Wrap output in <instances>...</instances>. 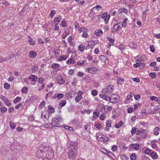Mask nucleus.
I'll return each instance as SVG.
<instances>
[{
	"instance_id": "obj_64",
	"label": "nucleus",
	"mask_w": 160,
	"mask_h": 160,
	"mask_svg": "<svg viewBox=\"0 0 160 160\" xmlns=\"http://www.w3.org/2000/svg\"><path fill=\"white\" fill-rule=\"evenodd\" d=\"M142 160H150V158L146 156H143L142 158Z\"/></svg>"
},
{
	"instance_id": "obj_36",
	"label": "nucleus",
	"mask_w": 160,
	"mask_h": 160,
	"mask_svg": "<svg viewBox=\"0 0 160 160\" xmlns=\"http://www.w3.org/2000/svg\"><path fill=\"white\" fill-rule=\"evenodd\" d=\"M106 125L107 127L108 128L110 127H111V121L110 120H108L106 122Z\"/></svg>"
},
{
	"instance_id": "obj_30",
	"label": "nucleus",
	"mask_w": 160,
	"mask_h": 160,
	"mask_svg": "<svg viewBox=\"0 0 160 160\" xmlns=\"http://www.w3.org/2000/svg\"><path fill=\"white\" fill-rule=\"evenodd\" d=\"M87 31H88V30H87L86 28L83 27H82L80 28L78 30V32H87Z\"/></svg>"
},
{
	"instance_id": "obj_38",
	"label": "nucleus",
	"mask_w": 160,
	"mask_h": 160,
	"mask_svg": "<svg viewBox=\"0 0 160 160\" xmlns=\"http://www.w3.org/2000/svg\"><path fill=\"white\" fill-rule=\"evenodd\" d=\"M121 157L122 160H127L128 159V157L124 154H122Z\"/></svg>"
},
{
	"instance_id": "obj_49",
	"label": "nucleus",
	"mask_w": 160,
	"mask_h": 160,
	"mask_svg": "<svg viewBox=\"0 0 160 160\" xmlns=\"http://www.w3.org/2000/svg\"><path fill=\"white\" fill-rule=\"evenodd\" d=\"M108 155L113 158L115 157V156L114 154L111 152H109Z\"/></svg>"
},
{
	"instance_id": "obj_56",
	"label": "nucleus",
	"mask_w": 160,
	"mask_h": 160,
	"mask_svg": "<svg viewBox=\"0 0 160 160\" xmlns=\"http://www.w3.org/2000/svg\"><path fill=\"white\" fill-rule=\"evenodd\" d=\"M86 32H84L82 33V36L83 38H86L88 37V35Z\"/></svg>"
},
{
	"instance_id": "obj_45",
	"label": "nucleus",
	"mask_w": 160,
	"mask_h": 160,
	"mask_svg": "<svg viewBox=\"0 0 160 160\" xmlns=\"http://www.w3.org/2000/svg\"><path fill=\"white\" fill-rule=\"evenodd\" d=\"M28 42L30 44L32 45H34L35 43V42L33 41L31 38H30L28 40Z\"/></svg>"
},
{
	"instance_id": "obj_17",
	"label": "nucleus",
	"mask_w": 160,
	"mask_h": 160,
	"mask_svg": "<svg viewBox=\"0 0 160 160\" xmlns=\"http://www.w3.org/2000/svg\"><path fill=\"white\" fill-rule=\"evenodd\" d=\"M37 78V77L34 75H32L29 77V79L33 82H35Z\"/></svg>"
},
{
	"instance_id": "obj_46",
	"label": "nucleus",
	"mask_w": 160,
	"mask_h": 160,
	"mask_svg": "<svg viewBox=\"0 0 160 160\" xmlns=\"http://www.w3.org/2000/svg\"><path fill=\"white\" fill-rule=\"evenodd\" d=\"M58 83L60 84H63L65 83V80L62 78H61L60 79H59L58 81Z\"/></svg>"
},
{
	"instance_id": "obj_7",
	"label": "nucleus",
	"mask_w": 160,
	"mask_h": 160,
	"mask_svg": "<svg viewBox=\"0 0 160 160\" xmlns=\"http://www.w3.org/2000/svg\"><path fill=\"white\" fill-rule=\"evenodd\" d=\"M83 92L82 91H80L77 93V94L78 95L75 98L76 102H78L82 99V97L81 95L83 94Z\"/></svg>"
},
{
	"instance_id": "obj_37",
	"label": "nucleus",
	"mask_w": 160,
	"mask_h": 160,
	"mask_svg": "<svg viewBox=\"0 0 160 160\" xmlns=\"http://www.w3.org/2000/svg\"><path fill=\"white\" fill-rule=\"evenodd\" d=\"M54 124H52V122L51 123H50L49 124L47 125H46L45 127L48 128H52L53 127H54Z\"/></svg>"
},
{
	"instance_id": "obj_19",
	"label": "nucleus",
	"mask_w": 160,
	"mask_h": 160,
	"mask_svg": "<svg viewBox=\"0 0 160 160\" xmlns=\"http://www.w3.org/2000/svg\"><path fill=\"white\" fill-rule=\"evenodd\" d=\"M93 114V117L95 118H97L99 117V112L98 110H96L94 112Z\"/></svg>"
},
{
	"instance_id": "obj_22",
	"label": "nucleus",
	"mask_w": 160,
	"mask_h": 160,
	"mask_svg": "<svg viewBox=\"0 0 160 160\" xmlns=\"http://www.w3.org/2000/svg\"><path fill=\"white\" fill-rule=\"evenodd\" d=\"M68 57H67L65 55H63L61 57H59L58 58V61H61L62 60H65Z\"/></svg>"
},
{
	"instance_id": "obj_52",
	"label": "nucleus",
	"mask_w": 160,
	"mask_h": 160,
	"mask_svg": "<svg viewBox=\"0 0 160 160\" xmlns=\"http://www.w3.org/2000/svg\"><path fill=\"white\" fill-rule=\"evenodd\" d=\"M118 149L117 146L116 145H114L112 147L111 149L113 152L116 151Z\"/></svg>"
},
{
	"instance_id": "obj_20",
	"label": "nucleus",
	"mask_w": 160,
	"mask_h": 160,
	"mask_svg": "<svg viewBox=\"0 0 160 160\" xmlns=\"http://www.w3.org/2000/svg\"><path fill=\"white\" fill-rule=\"evenodd\" d=\"M123 122L122 121H120L117 124L115 125V127L116 128H118L122 126L123 124Z\"/></svg>"
},
{
	"instance_id": "obj_34",
	"label": "nucleus",
	"mask_w": 160,
	"mask_h": 160,
	"mask_svg": "<svg viewBox=\"0 0 160 160\" xmlns=\"http://www.w3.org/2000/svg\"><path fill=\"white\" fill-rule=\"evenodd\" d=\"M74 60L72 58H69L67 61V62L68 64L74 63Z\"/></svg>"
},
{
	"instance_id": "obj_32",
	"label": "nucleus",
	"mask_w": 160,
	"mask_h": 160,
	"mask_svg": "<svg viewBox=\"0 0 160 160\" xmlns=\"http://www.w3.org/2000/svg\"><path fill=\"white\" fill-rule=\"evenodd\" d=\"M48 110L50 111V113L54 112H55V109L52 107V106L51 105H49L48 106ZM50 113V112H49Z\"/></svg>"
},
{
	"instance_id": "obj_11",
	"label": "nucleus",
	"mask_w": 160,
	"mask_h": 160,
	"mask_svg": "<svg viewBox=\"0 0 160 160\" xmlns=\"http://www.w3.org/2000/svg\"><path fill=\"white\" fill-rule=\"evenodd\" d=\"M37 55V53L33 51H30L29 52V57L31 58H34Z\"/></svg>"
},
{
	"instance_id": "obj_12",
	"label": "nucleus",
	"mask_w": 160,
	"mask_h": 160,
	"mask_svg": "<svg viewBox=\"0 0 160 160\" xmlns=\"http://www.w3.org/2000/svg\"><path fill=\"white\" fill-rule=\"evenodd\" d=\"M120 23H117L114 25L113 28L115 30L118 31L121 29L122 27L119 25Z\"/></svg>"
},
{
	"instance_id": "obj_47",
	"label": "nucleus",
	"mask_w": 160,
	"mask_h": 160,
	"mask_svg": "<svg viewBox=\"0 0 160 160\" xmlns=\"http://www.w3.org/2000/svg\"><path fill=\"white\" fill-rule=\"evenodd\" d=\"M54 55L57 57L58 55L59 54V50L58 49H55L54 50Z\"/></svg>"
},
{
	"instance_id": "obj_33",
	"label": "nucleus",
	"mask_w": 160,
	"mask_h": 160,
	"mask_svg": "<svg viewBox=\"0 0 160 160\" xmlns=\"http://www.w3.org/2000/svg\"><path fill=\"white\" fill-rule=\"evenodd\" d=\"M0 110L2 113H4L7 111V109L5 107H2L1 108Z\"/></svg>"
},
{
	"instance_id": "obj_13",
	"label": "nucleus",
	"mask_w": 160,
	"mask_h": 160,
	"mask_svg": "<svg viewBox=\"0 0 160 160\" xmlns=\"http://www.w3.org/2000/svg\"><path fill=\"white\" fill-rule=\"evenodd\" d=\"M149 155L152 157V158L154 159H157L158 157V156L157 153L153 151L151 152V153L149 154Z\"/></svg>"
},
{
	"instance_id": "obj_28",
	"label": "nucleus",
	"mask_w": 160,
	"mask_h": 160,
	"mask_svg": "<svg viewBox=\"0 0 160 160\" xmlns=\"http://www.w3.org/2000/svg\"><path fill=\"white\" fill-rule=\"evenodd\" d=\"M119 147L121 149H125L126 150L127 148L126 145L124 143L120 144L119 145Z\"/></svg>"
},
{
	"instance_id": "obj_53",
	"label": "nucleus",
	"mask_w": 160,
	"mask_h": 160,
	"mask_svg": "<svg viewBox=\"0 0 160 160\" xmlns=\"http://www.w3.org/2000/svg\"><path fill=\"white\" fill-rule=\"evenodd\" d=\"M28 91V88L26 87H23L21 91L22 92L25 93H27Z\"/></svg>"
},
{
	"instance_id": "obj_57",
	"label": "nucleus",
	"mask_w": 160,
	"mask_h": 160,
	"mask_svg": "<svg viewBox=\"0 0 160 160\" xmlns=\"http://www.w3.org/2000/svg\"><path fill=\"white\" fill-rule=\"evenodd\" d=\"M74 73V70L71 69L69 70L68 74L70 75H72Z\"/></svg>"
},
{
	"instance_id": "obj_42",
	"label": "nucleus",
	"mask_w": 160,
	"mask_h": 160,
	"mask_svg": "<svg viewBox=\"0 0 160 160\" xmlns=\"http://www.w3.org/2000/svg\"><path fill=\"white\" fill-rule=\"evenodd\" d=\"M117 100L118 99L116 98H110V99H109V101H110L111 102L114 103L117 102Z\"/></svg>"
},
{
	"instance_id": "obj_51",
	"label": "nucleus",
	"mask_w": 160,
	"mask_h": 160,
	"mask_svg": "<svg viewBox=\"0 0 160 160\" xmlns=\"http://www.w3.org/2000/svg\"><path fill=\"white\" fill-rule=\"evenodd\" d=\"M56 12V11L55 10H52L51 11V13L50 14V17L51 18H52L54 16Z\"/></svg>"
},
{
	"instance_id": "obj_3",
	"label": "nucleus",
	"mask_w": 160,
	"mask_h": 160,
	"mask_svg": "<svg viewBox=\"0 0 160 160\" xmlns=\"http://www.w3.org/2000/svg\"><path fill=\"white\" fill-rule=\"evenodd\" d=\"M52 122L54 124V127H60V123L63 122V118L60 115H58L52 118Z\"/></svg>"
},
{
	"instance_id": "obj_4",
	"label": "nucleus",
	"mask_w": 160,
	"mask_h": 160,
	"mask_svg": "<svg viewBox=\"0 0 160 160\" xmlns=\"http://www.w3.org/2000/svg\"><path fill=\"white\" fill-rule=\"evenodd\" d=\"M48 149L45 151V153H46L45 157H47L48 158H53L54 157V153L52 149L50 148L47 147Z\"/></svg>"
},
{
	"instance_id": "obj_55",
	"label": "nucleus",
	"mask_w": 160,
	"mask_h": 160,
	"mask_svg": "<svg viewBox=\"0 0 160 160\" xmlns=\"http://www.w3.org/2000/svg\"><path fill=\"white\" fill-rule=\"evenodd\" d=\"M151 100H155V101H158L159 99L157 97H155V96H152V97H151Z\"/></svg>"
},
{
	"instance_id": "obj_27",
	"label": "nucleus",
	"mask_w": 160,
	"mask_h": 160,
	"mask_svg": "<svg viewBox=\"0 0 160 160\" xmlns=\"http://www.w3.org/2000/svg\"><path fill=\"white\" fill-rule=\"evenodd\" d=\"M128 20L127 18H125L123 19L122 22V26L123 27H126L127 21Z\"/></svg>"
},
{
	"instance_id": "obj_44",
	"label": "nucleus",
	"mask_w": 160,
	"mask_h": 160,
	"mask_svg": "<svg viewBox=\"0 0 160 160\" xmlns=\"http://www.w3.org/2000/svg\"><path fill=\"white\" fill-rule=\"evenodd\" d=\"M78 145V143L76 142H72L71 143V144L70 145L69 147H71V146H74V147H75V149L77 150V146Z\"/></svg>"
},
{
	"instance_id": "obj_61",
	"label": "nucleus",
	"mask_w": 160,
	"mask_h": 160,
	"mask_svg": "<svg viewBox=\"0 0 160 160\" xmlns=\"http://www.w3.org/2000/svg\"><path fill=\"white\" fill-rule=\"evenodd\" d=\"M92 111V109H85V113H86L87 114H89Z\"/></svg>"
},
{
	"instance_id": "obj_58",
	"label": "nucleus",
	"mask_w": 160,
	"mask_h": 160,
	"mask_svg": "<svg viewBox=\"0 0 160 160\" xmlns=\"http://www.w3.org/2000/svg\"><path fill=\"white\" fill-rule=\"evenodd\" d=\"M150 50L151 52H154L155 51V48L154 47L153 45H150Z\"/></svg>"
},
{
	"instance_id": "obj_50",
	"label": "nucleus",
	"mask_w": 160,
	"mask_h": 160,
	"mask_svg": "<svg viewBox=\"0 0 160 160\" xmlns=\"http://www.w3.org/2000/svg\"><path fill=\"white\" fill-rule=\"evenodd\" d=\"M38 66H34L33 67L31 68V70L33 72H35L37 71L38 70Z\"/></svg>"
},
{
	"instance_id": "obj_24",
	"label": "nucleus",
	"mask_w": 160,
	"mask_h": 160,
	"mask_svg": "<svg viewBox=\"0 0 160 160\" xmlns=\"http://www.w3.org/2000/svg\"><path fill=\"white\" fill-rule=\"evenodd\" d=\"M160 130V128L158 127H156L154 129V134L157 135L158 134V131Z\"/></svg>"
},
{
	"instance_id": "obj_6",
	"label": "nucleus",
	"mask_w": 160,
	"mask_h": 160,
	"mask_svg": "<svg viewBox=\"0 0 160 160\" xmlns=\"http://www.w3.org/2000/svg\"><path fill=\"white\" fill-rule=\"evenodd\" d=\"M110 17V15L108 14L107 12L103 13L101 16L102 18L104 19L105 23H108Z\"/></svg>"
},
{
	"instance_id": "obj_21",
	"label": "nucleus",
	"mask_w": 160,
	"mask_h": 160,
	"mask_svg": "<svg viewBox=\"0 0 160 160\" xmlns=\"http://www.w3.org/2000/svg\"><path fill=\"white\" fill-rule=\"evenodd\" d=\"M129 46L131 48H136L137 47V44L133 42H131L129 43Z\"/></svg>"
},
{
	"instance_id": "obj_63",
	"label": "nucleus",
	"mask_w": 160,
	"mask_h": 160,
	"mask_svg": "<svg viewBox=\"0 0 160 160\" xmlns=\"http://www.w3.org/2000/svg\"><path fill=\"white\" fill-rule=\"evenodd\" d=\"M52 93H53L52 91L50 92H48V93L46 95V98H47L48 97H49L52 95Z\"/></svg>"
},
{
	"instance_id": "obj_25",
	"label": "nucleus",
	"mask_w": 160,
	"mask_h": 160,
	"mask_svg": "<svg viewBox=\"0 0 160 160\" xmlns=\"http://www.w3.org/2000/svg\"><path fill=\"white\" fill-rule=\"evenodd\" d=\"M99 58L102 62H103L104 61L105 63L106 59H107V58H106L103 55H100L99 56Z\"/></svg>"
},
{
	"instance_id": "obj_23",
	"label": "nucleus",
	"mask_w": 160,
	"mask_h": 160,
	"mask_svg": "<svg viewBox=\"0 0 160 160\" xmlns=\"http://www.w3.org/2000/svg\"><path fill=\"white\" fill-rule=\"evenodd\" d=\"M9 124L10 128L12 129H14L15 128L16 125L12 121H10L9 122Z\"/></svg>"
},
{
	"instance_id": "obj_40",
	"label": "nucleus",
	"mask_w": 160,
	"mask_h": 160,
	"mask_svg": "<svg viewBox=\"0 0 160 160\" xmlns=\"http://www.w3.org/2000/svg\"><path fill=\"white\" fill-rule=\"evenodd\" d=\"M149 76L152 79H154L156 77V74L155 72H151L149 74Z\"/></svg>"
},
{
	"instance_id": "obj_26",
	"label": "nucleus",
	"mask_w": 160,
	"mask_h": 160,
	"mask_svg": "<svg viewBox=\"0 0 160 160\" xmlns=\"http://www.w3.org/2000/svg\"><path fill=\"white\" fill-rule=\"evenodd\" d=\"M21 98L20 97H18L15 98L13 100V102L14 103H17L21 100Z\"/></svg>"
},
{
	"instance_id": "obj_10",
	"label": "nucleus",
	"mask_w": 160,
	"mask_h": 160,
	"mask_svg": "<svg viewBox=\"0 0 160 160\" xmlns=\"http://www.w3.org/2000/svg\"><path fill=\"white\" fill-rule=\"evenodd\" d=\"M147 135L148 132L146 130L142 129L141 134H140V136L142 138H144L146 137Z\"/></svg>"
},
{
	"instance_id": "obj_60",
	"label": "nucleus",
	"mask_w": 160,
	"mask_h": 160,
	"mask_svg": "<svg viewBox=\"0 0 160 160\" xmlns=\"http://www.w3.org/2000/svg\"><path fill=\"white\" fill-rule=\"evenodd\" d=\"M152 150L148 148L146 149L144 151V152L146 154H149L151 152Z\"/></svg>"
},
{
	"instance_id": "obj_15",
	"label": "nucleus",
	"mask_w": 160,
	"mask_h": 160,
	"mask_svg": "<svg viewBox=\"0 0 160 160\" xmlns=\"http://www.w3.org/2000/svg\"><path fill=\"white\" fill-rule=\"evenodd\" d=\"M60 65L58 63H54L52 65V68L56 70H58L59 69Z\"/></svg>"
},
{
	"instance_id": "obj_62",
	"label": "nucleus",
	"mask_w": 160,
	"mask_h": 160,
	"mask_svg": "<svg viewBox=\"0 0 160 160\" xmlns=\"http://www.w3.org/2000/svg\"><path fill=\"white\" fill-rule=\"evenodd\" d=\"M137 129L136 128H132V129L131 131V133L132 135H133L136 132Z\"/></svg>"
},
{
	"instance_id": "obj_18",
	"label": "nucleus",
	"mask_w": 160,
	"mask_h": 160,
	"mask_svg": "<svg viewBox=\"0 0 160 160\" xmlns=\"http://www.w3.org/2000/svg\"><path fill=\"white\" fill-rule=\"evenodd\" d=\"M157 142V140H152L151 142V145L152 148H156L157 146L156 143Z\"/></svg>"
},
{
	"instance_id": "obj_41",
	"label": "nucleus",
	"mask_w": 160,
	"mask_h": 160,
	"mask_svg": "<svg viewBox=\"0 0 160 160\" xmlns=\"http://www.w3.org/2000/svg\"><path fill=\"white\" fill-rule=\"evenodd\" d=\"M62 26V27H66L67 26V23L65 20L64 19H63L61 22Z\"/></svg>"
},
{
	"instance_id": "obj_48",
	"label": "nucleus",
	"mask_w": 160,
	"mask_h": 160,
	"mask_svg": "<svg viewBox=\"0 0 160 160\" xmlns=\"http://www.w3.org/2000/svg\"><path fill=\"white\" fill-rule=\"evenodd\" d=\"M91 93L93 96H95L97 95L98 92L96 90H93L92 91Z\"/></svg>"
},
{
	"instance_id": "obj_1",
	"label": "nucleus",
	"mask_w": 160,
	"mask_h": 160,
	"mask_svg": "<svg viewBox=\"0 0 160 160\" xmlns=\"http://www.w3.org/2000/svg\"><path fill=\"white\" fill-rule=\"evenodd\" d=\"M48 149L47 147L44 146H40L39 149L37 150L36 153V157L38 158H42V159L45 157L46 153H45V151Z\"/></svg>"
},
{
	"instance_id": "obj_5",
	"label": "nucleus",
	"mask_w": 160,
	"mask_h": 160,
	"mask_svg": "<svg viewBox=\"0 0 160 160\" xmlns=\"http://www.w3.org/2000/svg\"><path fill=\"white\" fill-rule=\"evenodd\" d=\"M113 89V86L112 85H109L106 88L103 89L102 92L103 93L106 92L107 94L110 93L112 92Z\"/></svg>"
},
{
	"instance_id": "obj_14",
	"label": "nucleus",
	"mask_w": 160,
	"mask_h": 160,
	"mask_svg": "<svg viewBox=\"0 0 160 160\" xmlns=\"http://www.w3.org/2000/svg\"><path fill=\"white\" fill-rule=\"evenodd\" d=\"M103 33L102 30L101 29L96 30L94 32V34L97 37H99L102 35Z\"/></svg>"
},
{
	"instance_id": "obj_8",
	"label": "nucleus",
	"mask_w": 160,
	"mask_h": 160,
	"mask_svg": "<svg viewBox=\"0 0 160 160\" xmlns=\"http://www.w3.org/2000/svg\"><path fill=\"white\" fill-rule=\"evenodd\" d=\"M61 19V16L59 15L58 17L56 18L54 20L52 21V24L53 26H56L58 24V22H59Z\"/></svg>"
},
{
	"instance_id": "obj_35",
	"label": "nucleus",
	"mask_w": 160,
	"mask_h": 160,
	"mask_svg": "<svg viewBox=\"0 0 160 160\" xmlns=\"http://www.w3.org/2000/svg\"><path fill=\"white\" fill-rule=\"evenodd\" d=\"M85 47L82 45H80L78 47L79 50L81 52L83 51L85 49Z\"/></svg>"
},
{
	"instance_id": "obj_16",
	"label": "nucleus",
	"mask_w": 160,
	"mask_h": 160,
	"mask_svg": "<svg viewBox=\"0 0 160 160\" xmlns=\"http://www.w3.org/2000/svg\"><path fill=\"white\" fill-rule=\"evenodd\" d=\"M130 146H132L135 149L138 150L140 147V145L138 143L131 144Z\"/></svg>"
},
{
	"instance_id": "obj_31",
	"label": "nucleus",
	"mask_w": 160,
	"mask_h": 160,
	"mask_svg": "<svg viewBox=\"0 0 160 160\" xmlns=\"http://www.w3.org/2000/svg\"><path fill=\"white\" fill-rule=\"evenodd\" d=\"M94 45V42L93 41L89 42L87 46V49L88 47L91 48H93V46Z\"/></svg>"
},
{
	"instance_id": "obj_39",
	"label": "nucleus",
	"mask_w": 160,
	"mask_h": 160,
	"mask_svg": "<svg viewBox=\"0 0 160 160\" xmlns=\"http://www.w3.org/2000/svg\"><path fill=\"white\" fill-rule=\"evenodd\" d=\"M66 103V101L65 100H63L60 102L59 103L60 106L61 107H62L65 105Z\"/></svg>"
},
{
	"instance_id": "obj_59",
	"label": "nucleus",
	"mask_w": 160,
	"mask_h": 160,
	"mask_svg": "<svg viewBox=\"0 0 160 160\" xmlns=\"http://www.w3.org/2000/svg\"><path fill=\"white\" fill-rule=\"evenodd\" d=\"M95 8L97 9L98 11H99L102 9V7L100 5H98L93 8V9Z\"/></svg>"
},
{
	"instance_id": "obj_54",
	"label": "nucleus",
	"mask_w": 160,
	"mask_h": 160,
	"mask_svg": "<svg viewBox=\"0 0 160 160\" xmlns=\"http://www.w3.org/2000/svg\"><path fill=\"white\" fill-rule=\"evenodd\" d=\"M64 96V95L62 93H59L58 94H57V98H58V99H60L61 98H62Z\"/></svg>"
},
{
	"instance_id": "obj_2",
	"label": "nucleus",
	"mask_w": 160,
	"mask_h": 160,
	"mask_svg": "<svg viewBox=\"0 0 160 160\" xmlns=\"http://www.w3.org/2000/svg\"><path fill=\"white\" fill-rule=\"evenodd\" d=\"M76 150L75 147L73 146L69 148L68 155L69 159H73L76 158L77 154Z\"/></svg>"
},
{
	"instance_id": "obj_29",
	"label": "nucleus",
	"mask_w": 160,
	"mask_h": 160,
	"mask_svg": "<svg viewBox=\"0 0 160 160\" xmlns=\"http://www.w3.org/2000/svg\"><path fill=\"white\" fill-rule=\"evenodd\" d=\"M130 158L131 160H135L137 159V155L135 153H132L130 155Z\"/></svg>"
},
{
	"instance_id": "obj_9",
	"label": "nucleus",
	"mask_w": 160,
	"mask_h": 160,
	"mask_svg": "<svg viewBox=\"0 0 160 160\" xmlns=\"http://www.w3.org/2000/svg\"><path fill=\"white\" fill-rule=\"evenodd\" d=\"M97 68L94 67H91L87 69V71L89 72L92 74L95 73L97 72Z\"/></svg>"
},
{
	"instance_id": "obj_43",
	"label": "nucleus",
	"mask_w": 160,
	"mask_h": 160,
	"mask_svg": "<svg viewBox=\"0 0 160 160\" xmlns=\"http://www.w3.org/2000/svg\"><path fill=\"white\" fill-rule=\"evenodd\" d=\"M10 87V85L7 82L4 83V88L7 89H9Z\"/></svg>"
}]
</instances>
